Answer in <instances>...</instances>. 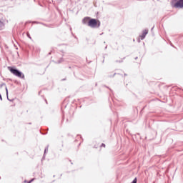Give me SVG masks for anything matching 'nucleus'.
<instances>
[{"label":"nucleus","mask_w":183,"mask_h":183,"mask_svg":"<svg viewBox=\"0 0 183 183\" xmlns=\"http://www.w3.org/2000/svg\"><path fill=\"white\" fill-rule=\"evenodd\" d=\"M87 22L88 26H90V28H99V26H101V22L99 21H97L95 19L89 20V17H85L83 19V24H86Z\"/></svg>","instance_id":"nucleus-1"},{"label":"nucleus","mask_w":183,"mask_h":183,"mask_svg":"<svg viewBox=\"0 0 183 183\" xmlns=\"http://www.w3.org/2000/svg\"><path fill=\"white\" fill-rule=\"evenodd\" d=\"M9 69L13 75H15V76H18V78H21V79H25V75L22 74V72L19 71L18 69H13L11 67H9Z\"/></svg>","instance_id":"nucleus-2"},{"label":"nucleus","mask_w":183,"mask_h":183,"mask_svg":"<svg viewBox=\"0 0 183 183\" xmlns=\"http://www.w3.org/2000/svg\"><path fill=\"white\" fill-rule=\"evenodd\" d=\"M177 0H173L172 1V6L174 8H183V0H179L174 3Z\"/></svg>","instance_id":"nucleus-3"},{"label":"nucleus","mask_w":183,"mask_h":183,"mask_svg":"<svg viewBox=\"0 0 183 183\" xmlns=\"http://www.w3.org/2000/svg\"><path fill=\"white\" fill-rule=\"evenodd\" d=\"M148 34V30L145 29L143 31L142 34L140 36L141 39H145V36H147V34Z\"/></svg>","instance_id":"nucleus-4"},{"label":"nucleus","mask_w":183,"mask_h":183,"mask_svg":"<svg viewBox=\"0 0 183 183\" xmlns=\"http://www.w3.org/2000/svg\"><path fill=\"white\" fill-rule=\"evenodd\" d=\"M0 28H4V23L0 21Z\"/></svg>","instance_id":"nucleus-5"},{"label":"nucleus","mask_w":183,"mask_h":183,"mask_svg":"<svg viewBox=\"0 0 183 183\" xmlns=\"http://www.w3.org/2000/svg\"><path fill=\"white\" fill-rule=\"evenodd\" d=\"M6 95H8V89L6 87Z\"/></svg>","instance_id":"nucleus-6"},{"label":"nucleus","mask_w":183,"mask_h":183,"mask_svg":"<svg viewBox=\"0 0 183 183\" xmlns=\"http://www.w3.org/2000/svg\"><path fill=\"white\" fill-rule=\"evenodd\" d=\"M27 36L31 39V36H29V34H27Z\"/></svg>","instance_id":"nucleus-7"},{"label":"nucleus","mask_w":183,"mask_h":183,"mask_svg":"<svg viewBox=\"0 0 183 183\" xmlns=\"http://www.w3.org/2000/svg\"><path fill=\"white\" fill-rule=\"evenodd\" d=\"M0 99L2 101V96L0 94Z\"/></svg>","instance_id":"nucleus-8"},{"label":"nucleus","mask_w":183,"mask_h":183,"mask_svg":"<svg viewBox=\"0 0 183 183\" xmlns=\"http://www.w3.org/2000/svg\"><path fill=\"white\" fill-rule=\"evenodd\" d=\"M31 182H32V181L27 182V183H31Z\"/></svg>","instance_id":"nucleus-9"},{"label":"nucleus","mask_w":183,"mask_h":183,"mask_svg":"<svg viewBox=\"0 0 183 183\" xmlns=\"http://www.w3.org/2000/svg\"><path fill=\"white\" fill-rule=\"evenodd\" d=\"M102 147H105V144H102Z\"/></svg>","instance_id":"nucleus-10"},{"label":"nucleus","mask_w":183,"mask_h":183,"mask_svg":"<svg viewBox=\"0 0 183 183\" xmlns=\"http://www.w3.org/2000/svg\"><path fill=\"white\" fill-rule=\"evenodd\" d=\"M25 183H26V181H24Z\"/></svg>","instance_id":"nucleus-11"}]
</instances>
